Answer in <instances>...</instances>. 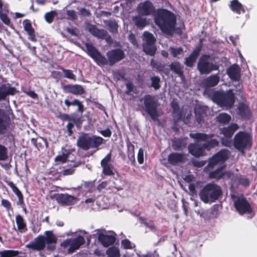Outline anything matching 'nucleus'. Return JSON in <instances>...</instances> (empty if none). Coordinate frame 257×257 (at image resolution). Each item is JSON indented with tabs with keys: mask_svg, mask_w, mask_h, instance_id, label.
<instances>
[{
	"mask_svg": "<svg viewBox=\"0 0 257 257\" xmlns=\"http://www.w3.org/2000/svg\"><path fill=\"white\" fill-rule=\"evenodd\" d=\"M196 120L199 124L204 122V118L206 115L205 108L203 107L196 106L194 109Z\"/></svg>",
	"mask_w": 257,
	"mask_h": 257,
	"instance_id": "72a5a7b5",
	"label": "nucleus"
},
{
	"mask_svg": "<svg viewBox=\"0 0 257 257\" xmlns=\"http://www.w3.org/2000/svg\"><path fill=\"white\" fill-rule=\"evenodd\" d=\"M230 120L231 116L226 113H220L216 117V121L222 124L228 123Z\"/></svg>",
	"mask_w": 257,
	"mask_h": 257,
	"instance_id": "ea45409f",
	"label": "nucleus"
},
{
	"mask_svg": "<svg viewBox=\"0 0 257 257\" xmlns=\"http://www.w3.org/2000/svg\"><path fill=\"white\" fill-rule=\"evenodd\" d=\"M234 145L236 149L243 152L245 148L251 146V137L247 133L239 132L234 137Z\"/></svg>",
	"mask_w": 257,
	"mask_h": 257,
	"instance_id": "9d476101",
	"label": "nucleus"
},
{
	"mask_svg": "<svg viewBox=\"0 0 257 257\" xmlns=\"http://www.w3.org/2000/svg\"><path fill=\"white\" fill-rule=\"evenodd\" d=\"M141 16L139 15L134 17L133 21L137 27L143 28L147 25V22L146 18H142Z\"/></svg>",
	"mask_w": 257,
	"mask_h": 257,
	"instance_id": "58836bf2",
	"label": "nucleus"
},
{
	"mask_svg": "<svg viewBox=\"0 0 257 257\" xmlns=\"http://www.w3.org/2000/svg\"><path fill=\"white\" fill-rule=\"evenodd\" d=\"M139 219L141 222L143 223L148 230L153 231L155 229L154 225L152 222H148L146 219L142 217H140Z\"/></svg>",
	"mask_w": 257,
	"mask_h": 257,
	"instance_id": "8fccbe9b",
	"label": "nucleus"
},
{
	"mask_svg": "<svg viewBox=\"0 0 257 257\" xmlns=\"http://www.w3.org/2000/svg\"><path fill=\"white\" fill-rule=\"evenodd\" d=\"M137 11L141 16L154 15L155 24L163 33L168 35L173 34L176 24V17L173 13L164 9L155 12L153 4L149 1L140 3Z\"/></svg>",
	"mask_w": 257,
	"mask_h": 257,
	"instance_id": "f257e3e1",
	"label": "nucleus"
},
{
	"mask_svg": "<svg viewBox=\"0 0 257 257\" xmlns=\"http://www.w3.org/2000/svg\"><path fill=\"white\" fill-rule=\"evenodd\" d=\"M152 81L151 86L154 87L156 90L158 89L160 87V80L158 77L154 76L151 78Z\"/></svg>",
	"mask_w": 257,
	"mask_h": 257,
	"instance_id": "de8ad7c7",
	"label": "nucleus"
},
{
	"mask_svg": "<svg viewBox=\"0 0 257 257\" xmlns=\"http://www.w3.org/2000/svg\"><path fill=\"white\" fill-rule=\"evenodd\" d=\"M16 92L14 87L3 85L0 87V100L5 99L8 95H13Z\"/></svg>",
	"mask_w": 257,
	"mask_h": 257,
	"instance_id": "473e14b6",
	"label": "nucleus"
},
{
	"mask_svg": "<svg viewBox=\"0 0 257 257\" xmlns=\"http://www.w3.org/2000/svg\"><path fill=\"white\" fill-rule=\"evenodd\" d=\"M126 87L127 88L126 93L130 94L133 90L134 85L132 83L128 82L126 84Z\"/></svg>",
	"mask_w": 257,
	"mask_h": 257,
	"instance_id": "bf43d9fd",
	"label": "nucleus"
},
{
	"mask_svg": "<svg viewBox=\"0 0 257 257\" xmlns=\"http://www.w3.org/2000/svg\"><path fill=\"white\" fill-rule=\"evenodd\" d=\"M103 139L100 137L90 136L86 133H81L79 136L76 144L77 146L83 150L89 149L97 148L103 142Z\"/></svg>",
	"mask_w": 257,
	"mask_h": 257,
	"instance_id": "423d86ee",
	"label": "nucleus"
},
{
	"mask_svg": "<svg viewBox=\"0 0 257 257\" xmlns=\"http://www.w3.org/2000/svg\"><path fill=\"white\" fill-rule=\"evenodd\" d=\"M13 192L18 196V197L20 198L21 197H22V194L20 191L18 189L17 187L15 188L13 190Z\"/></svg>",
	"mask_w": 257,
	"mask_h": 257,
	"instance_id": "774afa93",
	"label": "nucleus"
},
{
	"mask_svg": "<svg viewBox=\"0 0 257 257\" xmlns=\"http://www.w3.org/2000/svg\"><path fill=\"white\" fill-rule=\"evenodd\" d=\"M14 127V125L11 122L9 116L4 110L0 109V135H4L10 139H13Z\"/></svg>",
	"mask_w": 257,
	"mask_h": 257,
	"instance_id": "0eeeda50",
	"label": "nucleus"
},
{
	"mask_svg": "<svg viewBox=\"0 0 257 257\" xmlns=\"http://www.w3.org/2000/svg\"><path fill=\"white\" fill-rule=\"evenodd\" d=\"M144 103L143 108L150 115L154 120L158 119V114L157 110V101L154 96L147 95L140 99Z\"/></svg>",
	"mask_w": 257,
	"mask_h": 257,
	"instance_id": "6e6552de",
	"label": "nucleus"
},
{
	"mask_svg": "<svg viewBox=\"0 0 257 257\" xmlns=\"http://www.w3.org/2000/svg\"><path fill=\"white\" fill-rule=\"evenodd\" d=\"M0 18L4 24L7 26H10L11 21L7 15L3 14L2 12H0Z\"/></svg>",
	"mask_w": 257,
	"mask_h": 257,
	"instance_id": "603ef678",
	"label": "nucleus"
},
{
	"mask_svg": "<svg viewBox=\"0 0 257 257\" xmlns=\"http://www.w3.org/2000/svg\"><path fill=\"white\" fill-rule=\"evenodd\" d=\"M2 205L5 207L7 210H10L11 208V204L10 202L6 199H2Z\"/></svg>",
	"mask_w": 257,
	"mask_h": 257,
	"instance_id": "6e6d98bb",
	"label": "nucleus"
},
{
	"mask_svg": "<svg viewBox=\"0 0 257 257\" xmlns=\"http://www.w3.org/2000/svg\"><path fill=\"white\" fill-rule=\"evenodd\" d=\"M231 198L235 208L240 215L251 212L250 205L243 196L232 195Z\"/></svg>",
	"mask_w": 257,
	"mask_h": 257,
	"instance_id": "1a4fd4ad",
	"label": "nucleus"
},
{
	"mask_svg": "<svg viewBox=\"0 0 257 257\" xmlns=\"http://www.w3.org/2000/svg\"><path fill=\"white\" fill-rule=\"evenodd\" d=\"M171 106L173 108V117L174 120L175 122L178 121L183 119V121L185 123H188V119L191 116L190 110L187 111V115L186 118H183L182 114L180 109L179 105L176 101L173 100L171 102Z\"/></svg>",
	"mask_w": 257,
	"mask_h": 257,
	"instance_id": "5701e85b",
	"label": "nucleus"
},
{
	"mask_svg": "<svg viewBox=\"0 0 257 257\" xmlns=\"http://www.w3.org/2000/svg\"><path fill=\"white\" fill-rule=\"evenodd\" d=\"M56 200L62 205L70 206L75 204L78 199L68 194H58L55 196Z\"/></svg>",
	"mask_w": 257,
	"mask_h": 257,
	"instance_id": "b1692460",
	"label": "nucleus"
},
{
	"mask_svg": "<svg viewBox=\"0 0 257 257\" xmlns=\"http://www.w3.org/2000/svg\"><path fill=\"white\" fill-rule=\"evenodd\" d=\"M239 128L236 123H232L229 126L220 129V133L223 135L225 139H222V144L225 146H230L231 142L229 139L232 137L234 133Z\"/></svg>",
	"mask_w": 257,
	"mask_h": 257,
	"instance_id": "6ab92c4d",
	"label": "nucleus"
},
{
	"mask_svg": "<svg viewBox=\"0 0 257 257\" xmlns=\"http://www.w3.org/2000/svg\"><path fill=\"white\" fill-rule=\"evenodd\" d=\"M218 67L210 62L208 56L204 55L199 60L197 64V69L201 74H207L213 70H216Z\"/></svg>",
	"mask_w": 257,
	"mask_h": 257,
	"instance_id": "9b49d317",
	"label": "nucleus"
},
{
	"mask_svg": "<svg viewBox=\"0 0 257 257\" xmlns=\"http://www.w3.org/2000/svg\"><path fill=\"white\" fill-rule=\"evenodd\" d=\"M100 133L105 137H110L111 135V132L109 128L101 131Z\"/></svg>",
	"mask_w": 257,
	"mask_h": 257,
	"instance_id": "13d9d810",
	"label": "nucleus"
},
{
	"mask_svg": "<svg viewBox=\"0 0 257 257\" xmlns=\"http://www.w3.org/2000/svg\"><path fill=\"white\" fill-rule=\"evenodd\" d=\"M237 113L241 118L244 119H248L251 116V111L248 105L244 102L239 103Z\"/></svg>",
	"mask_w": 257,
	"mask_h": 257,
	"instance_id": "bb28decb",
	"label": "nucleus"
},
{
	"mask_svg": "<svg viewBox=\"0 0 257 257\" xmlns=\"http://www.w3.org/2000/svg\"><path fill=\"white\" fill-rule=\"evenodd\" d=\"M220 77L217 74L212 75L207 77L202 81V84L205 87L204 95L209 97V94H211V92H215L213 90H210L209 87L216 86L219 82Z\"/></svg>",
	"mask_w": 257,
	"mask_h": 257,
	"instance_id": "a211bd4d",
	"label": "nucleus"
},
{
	"mask_svg": "<svg viewBox=\"0 0 257 257\" xmlns=\"http://www.w3.org/2000/svg\"><path fill=\"white\" fill-rule=\"evenodd\" d=\"M67 15L73 19H75L76 14L75 12L73 10H68L67 11Z\"/></svg>",
	"mask_w": 257,
	"mask_h": 257,
	"instance_id": "0e129e2a",
	"label": "nucleus"
},
{
	"mask_svg": "<svg viewBox=\"0 0 257 257\" xmlns=\"http://www.w3.org/2000/svg\"><path fill=\"white\" fill-rule=\"evenodd\" d=\"M200 50V47H196L193 50L190 56L185 59V64L188 67L193 66L197 57L199 55Z\"/></svg>",
	"mask_w": 257,
	"mask_h": 257,
	"instance_id": "c85d7f7f",
	"label": "nucleus"
},
{
	"mask_svg": "<svg viewBox=\"0 0 257 257\" xmlns=\"http://www.w3.org/2000/svg\"><path fill=\"white\" fill-rule=\"evenodd\" d=\"M110 32L115 33L117 32L118 26L115 21L110 20L106 23Z\"/></svg>",
	"mask_w": 257,
	"mask_h": 257,
	"instance_id": "c03bdc74",
	"label": "nucleus"
},
{
	"mask_svg": "<svg viewBox=\"0 0 257 257\" xmlns=\"http://www.w3.org/2000/svg\"><path fill=\"white\" fill-rule=\"evenodd\" d=\"M209 177L212 179H220L221 178H228L232 180L234 175L230 172H223L222 168H219L209 174Z\"/></svg>",
	"mask_w": 257,
	"mask_h": 257,
	"instance_id": "a878e982",
	"label": "nucleus"
},
{
	"mask_svg": "<svg viewBox=\"0 0 257 257\" xmlns=\"http://www.w3.org/2000/svg\"><path fill=\"white\" fill-rule=\"evenodd\" d=\"M173 147L175 150H181L182 146L178 141H176L173 142Z\"/></svg>",
	"mask_w": 257,
	"mask_h": 257,
	"instance_id": "e2e57ef3",
	"label": "nucleus"
},
{
	"mask_svg": "<svg viewBox=\"0 0 257 257\" xmlns=\"http://www.w3.org/2000/svg\"><path fill=\"white\" fill-rule=\"evenodd\" d=\"M229 77L234 81H237L240 77V68L237 65H233L227 70Z\"/></svg>",
	"mask_w": 257,
	"mask_h": 257,
	"instance_id": "2f4dec72",
	"label": "nucleus"
},
{
	"mask_svg": "<svg viewBox=\"0 0 257 257\" xmlns=\"http://www.w3.org/2000/svg\"><path fill=\"white\" fill-rule=\"evenodd\" d=\"M45 235V236L39 235L35 238L33 241L26 244V247L33 250L40 251L45 248L46 244H47L48 250H54L55 248V244L56 243L57 240L56 237L52 231H46Z\"/></svg>",
	"mask_w": 257,
	"mask_h": 257,
	"instance_id": "7ed1b4c3",
	"label": "nucleus"
},
{
	"mask_svg": "<svg viewBox=\"0 0 257 257\" xmlns=\"http://www.w3.org/2000/svg\"><path fill=\"white\" fill-rule=\"evenodd\" d=\"M121 245L125 249L132 248L134 247V244L128 239H124L122 240Z\"/></svg>",
	"mask_w": 257,
	"mask_h": 257,
	"instance_id": "864d4df0",
	"label": "nucleus"
},
{
	"mask_svg": "<svg viewBox=\"0 0 257 257\" xmlns=\"http://www.w3.org/2000/svg\"><path fill=\"white\" fill-rule=\"evenodd\" d=\"M229 155V152L227 150H221L210 159L208 167L213 168L217 164L224 162L228 158Z\"/></svg>",
	"mask_w": 257,
	"mask_h": 257,
	"instance_id": "aec40b11",
	"label": "nucleus"
},
{
	"mask_svg": "<svg viewBox=\"0 0 257 257\" xmlns=\"http://www.w3.org/2000/svg\"><path fill=\"white\" fill-rule=\"evenodd\" d=\"M73 155L69 150L63 149L62 155H58L55 158V161L57 163H63L67 161L71 162L73 161Z\"/></svg>",
	"mask_w": 257,
	"mask_h": 257,
	"instance_id": "cd10ccee",
	"label": "nucleus"
},
{
	"mask_svg": "<svg viewBox=\"0 0 257 257\" xmlns=\"http://www.w3.org/2000/svg\"><path fill=\"white\" fill-rule=\"evenodd\" d=\"M222 195L221 187L214 183H207L199 194L200 200L206 204L215 202Z\"/></svg>",
	"mask_w": 257,
	"mask_h": 257,
	"instance_id": "20e7f679",
	"label": "nucleus"
},
{
	"mask_svg": "<svg viewBox=\"0 0 257 257\" xmlns=\"http://www.w3.org/2000/svg\"><path fill=\"white\" fill-rule=\"evenodd\" d=\"M24 30L27 32L29 36V39L33 42H36L37 39L34 33V30L28 20H25L23 22Z\"/></svg>",
	"mask_w": 257,
	"mask_h": 257,
	"instance_id": "7c9ffc66",
	"label": "nucleus"
},
{
	"mask_svg": "<svg viewBox=\"0 0 257 257\" xmlns=\"http://www.w3.org/2000/svg\"><path fill=\"white\" fill-rule=\"evenodd\" d=\"M62 71L64 73V76L68 79H72L74 81L76 80V76L73 73L72 71L70 70L62 69Z\"/></svg>",
	"mask_w": 257,
	"mask_h": 257,
	"instance_id": "09e8293b",
	"label": "nucleus"
},
{
	"mask_svg": "<svg viewBox=\"0 0 257 257\" xmlns=\"http://www.w3.org/2000/svg\"><path fill=\"white\" fill-rule=\"evenodd\" d=\"M205 164L204 161H194L193 164L195 166L197 167H201L203 166Z\"/></svg>",
	"mask_w": 257,
	"mask_h": 257,
	"instance_id": "69168bd1",
	"label": "nucleus"
},
{
	"mask_svg": "<svg viewBox=\"0 0 257 257\" xmlns=\"http://www.w3.org/2000/svg\"><path fill=\"white\" fill-rule=\"evenodd\" d=\"M233 178H234V177ZM233 179L231 180L232 186L237 185V184L239 183L244 187H246L249 185L250 183L249 180L245 177L237 178V182L236 183H235V181H233Z\"/></svg>",
	"mask_w": 257,
	"mask_h": 257,
	"instance_id": "37998d69",
	"label": "nucleus"
},
{
	"mask_svg": "<svg viewBox=\"0 0 257 257\" xmlns=\"http://www.w3.org/2000/svg\"><path fill=\"white\" fill-rule=\"evenodd\" d=\"M170 69L175 74H177L182 79L184 78L183 67L178 62H172L170 65Z\"/></svg>",
	"mask_w": 257,
	"mask_h": 257,
	"instance_id": "f704fd0d",
	"label": "nucleus"
},
{
	"mask_svg": "<svg viewBox=\"0 0 257 257\" xmlns=\"http://www.w3.org/2000/svg\"><path fill=\"white\" fill-rule=\"evenodd\" d=\"M19 253L18 250H6L0 251V257H13L18 255Z\"/></svg>",
	"mask_w": 257,
	"mask_h": 257,
	"instance_id": "79ce46f5",
	"label": "nucleus"
},
{
	"mask_svg": "<svg viewBox=\"0 0 257 257\" xmlns=\"http://www.w3.org/2000/svg\"><path fill=\"white\" fill-rule=\"evenodd\" d=\"M98 240L101 244L107 247L112 245L116 240V234L112 231H103L98 234Z\"/></svg>",
	"mask_w": 257,
	"mask_h": 257,
	"instance_id": "f3484780",
	"label": "nucleus"
},
{
	"mask_svg": "<svg viewBox=\"0 0 257 257\" xmlns=\"http://www.w3.org/2000/svg\"><path fill=\"white\" fill-rule=\"evenodd\" d=\"M143 39L144 41L143 47L144 52L150 55H154L156 49L154 46L156 39L153 35L148 32H145Z\"/></svg>",
	"mask_w": 257,
	"mask_h": 257,
	"instance_id": "f8f14e48",
	"label": "nucleus"
},
{
	"mask_svg": "<svg viewBox=\"0 0 257 257\" xmlns=\"http://www.w3.org/2000/svg\"><path fill=\"white\" fill-rule=\"evenodd\" d=\"M107 257H120L119 250L117 247H109L106 251Z\"/></svg>",
	"mask_w": 257,
	"mask_h": 257,
	"instance_id": "a19ab883",
	"label": "nucleus"
},
{
	"mask_svg": "<svg viewBox=\"0 0 257 257\" xmlns=\"http://www.w3.org/2000/svg\"><path fill=\"white\" fill-rule=\"evenodd\" d=\"M85 46L88 54L98 65H104L108 63V60L102 56L92 44L86 43Z\"/></svg>",
	"mask_w": 257,
	"mask_h": 257,
	"instance_id": "2eb2a0df",
	"label": "nucleus"
},
{
	"mask_svg": "<svg viewBox=\"0 0 257 257\" xmlns=\"http://www.w3.org/2000/svg\"><path fill=\"white\" fill-rule=\"evenodd\" d=\"M131 148H132L133 152H129L128 156V158L130 159V160L132 162H135V152H134V146H131L129 147V149L130 150Z\"/></svg>",
	"mask_w": 257,
	"mask_h": 257,
	"instance_id": "4d7b16f0",
	"label": "nucleus"
},
{
	"mask_svg": "<svg viewBox=\"0 0 257 257\" xmlns=\"http://www.w3.org/2000/svg\"><path fill=\"white\" fill-rule=\"evenodd\" d=\"M8 158V155L7 148L0 144V161H5Z\"/></svg>",
	"mask_w": 257,
	"mask_h": 257,
	"instance_id": "49530a36",
	"label": "nucleus"
},
{
	"mask_svg": "<svg viewBox=\"0 0 257 257\" xmlns=\"http://www.w3.org/2000/svg\"><path fill=\"white\" fill-rule=\"evenodd\" d=\"M129 40L134 46H138L137 42L135 39V36L133 34L129 35Z\"/></svg>",
	"mask_w": 257,
	"mask_h": 257,
	"instance_id": "680f3d73",
	"label": "nucleus"
},
{
	"mask_svg": "<svg viewBox=\"0 0 257 257\" xmlns=\"http://www.w3.org/2000/svg\"><path fill=\"white\" fill-rule=\"evenodd\" d=\"M84 242V238L79 235L75 238L67 239L61 243V246L64 248L68 247V252L72 253L78 249Z\"/></svg>",
	"mask_w": 257,
	"mask_h": 257,
	"instance_id": "4468645a",
	"label": "nucleus"
},
{
	"mask_svg": "<svg viewBox=\"0 0 257 257\" xmlns=\"http://www.w3.org/2000/svg\"><path fill=\"white\" fill-rule=\"evenodd\" d=\"M25 93L32 98H37L38 95L34 91H25Z\"/></svg>",
	"mask_w": 257,
	"mask_h": 257,
	"instance_id": "052dcab7",
	"label": "nucleus"
},
{
	"mask_svg": "<svg viewBox=\"0 0 257 257\" xmlns=\"http://www.w3.org/2000/svg\"><path fill=\"white\" fill-rule=\"evenodd\" d=\"M124 185H119L116 182L111 181H104L98 184L97 190L99 192H102L103 190H105V193H116L123 189Z\"/></svg>",
	"mask_w": 257,
	"mask_h": 257,
	"instance_id": "dca6fc26",
	"label": "nucleus"
},
{
	"mask_svg": "<svg viewBox=\"0 0 257 257\" xmlns=\"http://www.w3.org/2000/svg\"><path fill=\"white\" fill-rule=\"evenodd\" d=\"M229 7L233 12L238 15L245 13L244 8L238 0H232L230 1Z\"/></svg>",
	"mask_w": 257,
	"mask_h": 257,
	"instance_id": "c756f323",
	"label": "nucleus"
},
{
	"mask_svg": "<svg viewBox=\"0 0 257 257\" xmlns=\"http://www.w3.org/2000/svg\"><path fill=\"white\" fill-rule=\"evenodd\" d=\"M190 136L196 141L195 144L188 146L189 153L193 156L198 157L204 155V150L211 148L218 145V142L212 139L211 135L203 133H191Z\"/></svg>",
	"mask_w": 257,
	"mask_h": 257,
	"instance_id": "f03ea898",
	"label": "nucleus"
},
{
	"mask_svg": "<svg viewBox=\"0 0 257 257\" xmlns=\"http://www.w3.org/2000/svg\"><path fill=\"white\" fill-rule=\"evenodd\" d=\"M124 52L120 49H115L108 51L107 57L109 65L112 66L124 58Z\"/></svg>",
	"mask_w": 257,
	"mask_h": 257,
	"instance_id": "412c9836",
	"label": "nucleus"
},
{
	"mask_svg": "<svg viewBox=\"0 0 257 257\" xmlns=\"http://www.w3.org/2000/svg\"><path fill=\"white\" fill-rule=\"evenodd\" d=\"M74 125L73 123L72 122H69L67 125V128L68 130V131L69 132V135H71L72 133V128L73 127Z\"/></svg>",
	"mask_w": 257,
	"mask_h": 257,
	"instance_id": "338daca9",
	"label": "nucleus"
},
{
	"mask_svg": "<svg viewBox=\"0 0 257 257\" xmlns=\"http://www.w3.org/2000/svg\"><path fill=\"white\" fill-rule=\"evenodd\" d=\"M16 222L19 231L21 233L25 232L27 230L26 223L25 222L23 217L20 215H17L16 217Z\"/></svg>",
	"mask_w": 257,
	"mask_h": 257,
	"instance_id": "e433bc0d",
	"label": "nucleus"
},
{
	"mask_svg": "<svg viewBox=\"0 0 257 257\" xmlns=\"http://www.w3.org/2000/svg\"><path fill=\"white\" fill-rule=\"evenodd\" d=\"M170 51L174 57H177L178 56L182 54L183 50L181 48H174L171 47Z\"/></svg>",
	"mask_w": 257,
	"mask_h": 257,
	"instance_id": "3c124183",
	"label": "nucleus"
},
{
	"mask_svg": "<svg viewBox=\"0 0 257 257\" xmlns=\"http://www.w3.org/2000/svg\"><path fill=\"white\" fill-rule=\"evenodd\" d=\"M65 88L68 91L75 95H80L84 92L83 87L80 85H68L65 86Z\"/></svg>",
	"mask_w": 257,
	"mask_h": 257,
	"instance_id": "c9c22d12",
	"label": "nucleus"
},
{
	"mask_svg": "<svg viewBox=\"0 0 257 257\" xmlns=\"http://www.w3.org/2000/svg\"><path fill=\"white\" fill-rule=\"evenodd\" d=\"M85 28L93 36L98 39H105L108 44L112 42L111 37L108 35L106 31L103 29H98L95 26L87 23H85Z\"/></svg>",
	"mask_w": 257,
	"mask_h": 257,
	"instance_id": "ddd939ff",
	"label": "nucleus"
},
{
	"mask_svg": "<svg viewBox=\"0 0 257 257\" xmlns=\"http://www.w3.org/2000/svg\"><path fill=\"white\" fill-rule=\"evenodd\" d=\"M144 152L142 148H140L138 154V161L139 164H142L144 163Z\"/></svg>",
	"mask_w": 257,
	"mask_h": 257,
	"instance_id": "5fc2aeb1",
	"label": "nucleus"
},
{
	"mask_svg": "<svg viewBox=\"0 0 257 257\" xmlns=\"http://www.w3.org/2000/svg\"><path fill=\"white\" fill-rule=\"evenodd\" d=\"M209 98L222 107L226 109L231 108L235 102V95L232 89L226 91H217L211 92Z\"/></svg>",
	"mask_w": 257,
	"mask_h": 257,
	"instance_id": "39448f33",
	"label": "nucleus"
},
{
	"mask_svg": "<svg viewBox=\"0 0 257 257\" xmlns=\"http://www.w3.org/2000/svg\"><path fill=\"white\" fill-rule=\"evenodd\" d=\"M111 155L108 154L101 161V166L103 168L102 173L105 176H112L114 174V169L111 163Z\"/></svg>",
	"mask_w": 257,
	"mask_h": 257,
	"instance_id": "4be33fe9",
	"label": "nucleus"
},
{
	"mask_svg": "<svg viewBox=\"0 0 257 257\" xmlns=\"http://www.w3.org/2000/svg\"><path fill=\"white\" fill-rule=\"evenodd\" d=\"M80 165L79 162H73V161L70 162L69 165L70 168L64 169L62 171V174L64 176L70 175L73 174L75 171V168L78 167Z\"/></svg>",
	"mask_w": 257,
	"mask_h": 257,
	"instance_id": "4c0bfd02",
	"label": "nucleus"
},
{
	"mask_svg": "<svg viewBox=\"0 0 257 257\" xmlns=\"http://www.w3.org/2000/svg\"><path fill=\"white\" fill-rule=\"evenodd\" d=\"M57 15V13L56 12V11H52L45 14V19L48 23L51 24L53 22L54 17Z\"/></svg>",
	"mask_w": 257,
	"mask_h": 257,
	"instance_id": "a18cd8bd",
	"label": "nucleus"
},
{
	"mask_svg": "<svg viewBox=\"0 0 257 257\" xmlns=\"http://www.w3.org/2000/svg\"><path fill=\"white\" fill-rule=\"evenodd\" d=\"M186 157L184 154L173 152L168 155V163L172 166H178L184 163L186 161Z\"/></svg>",
	"mask_w": 257,
	"mask_h": 257,
	"instance_id": "393cba45",
	"label": "nucleus"
}]
</instances>
